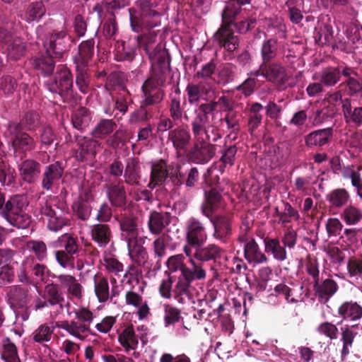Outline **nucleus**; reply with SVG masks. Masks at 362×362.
I'll return each mask as SVG.
<instances>
[{
	"mask_svg": "<svg viewBox=\"0 0 362 362\" xmlns=\"http://www.w3.org/2000/svg\"><path fill=\"white\" fill-rule=\"evenodd\" d=\"M333 136V129L328 127L317 129L305 136V143L308 147H322L329 143Z\"/></svg>",
	"mask_w": 362,
	"mask_h": 362,
	"instance_id": "23",
	"label": "nucleus"
},
{
	"mask_svg": "<svg viewBox=\"0 0 362 362\" xmlns=\"http://www.w3.org/2000/svg\"><path fill=\"white\" fill-rule=\"evenodd\" d=\"M114 110L117 111L122 115H124L127 111L129 106L132 102L131 94L129 92L122 87V93H119L113 98Z\"/></svg>",
	"mask_w": 362,
	"mask_h": 362,
	"instance_id": "47",
	"label": "nucleus"
},
{
	"mask_svg": "<svg viewBox=\"0 0 362 362\" xmlns=\"http://www.w3.org/2000/svg\"><path fill=\"white\" fill-rule=\"evenodd\" d=\"M168 139L178 152L187 148L191 141V134L187 129L178 126L169 132Z\"/></svg>",
	"mask_w": 362,
	"mask_h": 362,
	"instance_id": "24",
	"label": "nucleus"
},
{
	"mask_svg": "<svg viewBox=\"0 0 362 362\" xmlns=\"http://www.w3.org/2000/svg\"><path fill=\"white\" fill-rule=\"evenodd\" d=\"M140 14L136 15V12L132 8L129 9L130 15V22L132 30L135 32H139L143 26L149 28L158 25L157 20L151 21V18H157L160 16L159 12L156 10L158 6L157 0H139Z\"/></svg>",
	"mask_w": 362,
	"mask_h": 362,
	"instance_id": "6",
	"label": "nucleus"
},
{
	"mask_svg": "<svg viewBox=\"0 0 362 362\" xmlns=\"http://www.w3.org/2000/svg\"><path fill=\"white\" fill-rule=\"evenodd\" d=\"M28 204V197L25 194L13 195L6 202L1 216L11 226L25 229L31 223V217L25 211Z\"/></svg>",
	"mask_w": 362,
	"mask_h": 362,
	"instance_id": "4",
	"label": "nucleus"
},
{
	"mask_svg": "<svg viewBox=\"0 0 362 362\" xmlns=\"http://www.w3.org/2000/svg\"><path fill=\"white\" fill-rule=\"evenodd\" d=\"M129 0H111L109 2H103L101 5L96 4L94 6V11L98 13L99 17H101V12L103 8L106 9L111 15L114 14L113 11L122 8L129 5Z\"/></svg>",
	"mask_w": 362,
	"mask_h": 362,
	"instance_id": "57",
	"label": "nucleus"
},
{
	"mask_svg": "<svg viewBox=\"0 0 362 362\" xmlns=\"http://www.w3.org/2000/svg\"><path fill=\"white\" fill-rule=\"evenodd\" d=\"M90 234L92 240L100 247H105L112 238L110 226L103 223L93 225L90 228Z\"/></svg>",
	"mask_w": 362,
	"mask_h": 362,
	"instance_id": "25",
	"label": "nucleus"
},
{
	"mask_svg": "<svg viewBox=\"0 0 362 362\" xmlns=\"http://www.w3.org/2000/svg\"><path fill=\"white\" fill-rule=\"evenodd\" d=\"M33 66L45 76H49L52 74L55 63L49 54L41 55L35 57L33 60Z\"/></svg>",
	"mask_w": 362,
	"mask_h": 362,
	"instance_id": "40",
	"label": "nucleus"
},
{
	"mask_svg": "<svg viewBox=\"0 0 362 362\" xmlns=\"http://www.w3.org/2000/svg\"><path fill=\"white\" fill-rule=\"evenodd\" d=\"M338 314L344 319L358 320L362 317V307L356 302L346 301L339 306Z\"/></svg>",
	"mask_w": 362,
	"mask_h": 362,
	"instance_id": "35",
	"label": "nucleus"
},
{
	"mask_svg": "<svg viewBox=\"0 0 362 362\" xmlns=\"http://www.w3.org/2000/svg\"><path fill=\"white\" fill-rule=\"evenodd\" d=\"M129 257L139 266H145L148 259L146 249L137 240L127 243Z\"/></svg>",
	"mask_w": 362,
	"mask_h": 362,
	"instance_id": "31",
	"label": "nucleus"
},
{
	"mask_svg": "<svg viewBox=\"0 0 362 362\" xmlns=\"http://www.w3.org/2000/svg\"><path fill=\"white\" fill-rule=\"evenodd\" d=\"M245 243L244 254L245 259L250 263L263 264L268 261L267 257L260 250L255 239L250 238Z\"/></svg>",
	"mask_w": 362,
	"mask_h": 362,
	"instance_id": "29",
	"label": "nucleus"
},
{
	"mask_svg": "<svg viewBox=\"0 0 362 362\" xmlns=\"http://www.w3.org/2000/svg\"><path fill=\"white\" fill-rule=\"evenodd\" d=\"M341 111L346 124L355 127L362 125V107H354L349 98L341 100Z\"/></svg>",
	"mask_w": 362,
	"mask_h": 362,
	"instance_id": "16",
	"label": "nucleus"
},
{
	"mask_svg": "<svg viewBox=\"0 0 362 362\" xmlns=\"http://www.w3.org/2000/svg\"><path fill=\"white\" fill-rule=\"evenodd\" d=\"M54 332V327L46 324L41 325L33 333V340L37 343L50 341Z\"/></svg>",
	"mask_w": 362,
	"mask_h": 362,
	"instance_id": "62",
	"label": "nucleus"
},
{
	"mask_svg": "<svg viewBox=\"0 0 362 362\" xmlns=\"http://www.w3.org/2000/svg\"><path fill=\"white\" fill-rule=\"evenodd\" d=\"M73 42L72 37L65 32H56L52 34L48 39L49 47L47 49V53L52 52L55 57H62L65 52L69 50Z\"/></svg>",
	"mask_w": 362,
	"mask_h": 362,
	"instance_id": "14",
	"label": "nucleus"
},
{
	"mask_svg": "<svg viewBox=\"0 0 362 362\" xmlns=\"http://www.w3.org/2000/svg\"><path fill=\"white\" fill-rule=\"evenodd\" d=\"M185 235L187 244L184 245L183 251L185 248L192 251V246L204 244L208 237L204 223L194 217L189 218L186 223Z\"/></svg>",
	"mask_w": 362,
	"mask_h": 362,
	"instance_id": "12",
	"label": "nucleus"
},
{
	"mask_svg": "<svg viewBox=\"0 0 362 362\" xmlns=\"http://www.w3.org/2000/svg\"><path fill=\"white\" fill-rule=\"evenodd\" d=\"M76 320H63L57 322V327L66 331L70 335L81 341L85 339L84 334L90 332V325L94 319L93 313L85 307L74 311Z\"/></svg>",
	"mask_w": 362,
	"mask_h": 362,
	"instance_id": "5",
	"label": "nucleus"
},
{
	"mask_svg": "<svg viewBox=\"0 0 362 362\" xmlns=\"http://www.w3.org/2000/svg\"><path fill=\"white\" fill-rule=\"evenodd\" d=\"M266 79L273 83L284 84L287 81L285 68L279 63H266Z\"/></svg>",
	"mask_w": 362,
	"mask_h": 362,
	"instance_id": "34",
	"label": "nucleus"
},
{
	"mask_svg": "<svg viewBox=\"0 0 362 362\" xmlns=\"http://www.w3.org/2000/svg\"><path fill=\"white\" fill-rule=\"evenodd\" d=\"M347 272L349 277L358 278L362 276V256L352 257L347 262Z\"/></svg>",
	"mask_w": 362,
	"mask_h": 362,
	"instance_id": "64",
	"label": "nucleus"
},
{
	"mask_svg": "<svg viewBox=\"0 0 362 362\" xmlns=\"http://www.w3.org/2000/svg\"><path fill=\"white\" fill-rule=\"evenodd\" d=\"M138 43L151 62V73L141 86L140 103L152 108L160 104L165 98L163 88L165 86L170 71V56L163 45L157 43L155 35L138 37Z\"/></svg>",
	"mask_w": 362,
	"mask_h": 362,
	"instance_id": "1",
	"label": "nucleus"
},
{
	"mask_svg": "<svg viewBox=\"0 0 362 362\" xmlns=\"http://www.w3.org/2000/svg\"><path fill=\"white\" fill-rule=\"evenodd\" d=\"M117 127V124L109 119H101L91 131L95 139H103L110 135Z\"/></svg>",
	"mask_w": 362,
	"mask_h": 362,
	"instance_id": "37",
	"label": "nucleus"
},
{
	"mask_svg": "<svg viewBox=\"0 0 362 362\" xmlns=\"http://www.w3.org/2000/svg\"><path fill=\"white\" fill-rule=\"evenodd\" d=\"M118 340L127 353L137 348L139 341L132 325L126 327L119 334Z\"/></svg>",
	"mask_w": 362,
	"mask_h": 362,
	"instance_id": "33",
	"label": "nucleus"
},
{
	"mask_svg": "<svg viewBox=\"0 0 362 362\" xmlns=\"http://www.w3.org/2000/svg\"><path fill=\"white\" fill-rule=\"evenodd\" d=\"M204 244H198L192 246V257L201 262H206L211 260L216 261L220 259L224 250L215 244H209L206 246Z\"/></svg>",
	"mask_w": 362,
	"mask_h": 362,
	"instance_id": "15",
	"label": "nucleus"
},
{
	"mask_svg": "<svg viewBox=\"0 0 362 362\" xmlns=\"http://www.w3.org/2000/svg\"><path fill=\"white\" fill-rule=\"evenodd\" d=\"M61 241L64 243V250L72 257L76 255L78 257L82 252V248L79 245L77 238H74L68 233L64 234L61 237Z\"/></svg>",
	"mask_w": 362,
	"mask_h": 362,
	"instance_id": "53",
	"label": "nucleus"
},
{
	"mask_svg": "<svg viewBox=\"0 0 362 362\" xmlns=\"http://www.w3.org/2000/svg\"><path fill=\"white\" fill-rule=\"evenodd\" d=\"M26 45L20 37L13 39L8 45L7 53L12 60H18L25 55Z\"/></svg>",
	"mask_w": 362,
	"mask_h": 362,
	"instance_id": "46",
	"label": "nucleus"
},
{
	"mask_svg": "<svg viewBox=\"0 0 362 362\" xmlns=\"http://www.w3.org/2000/svg\"><path fill=\"white\" fill-rule=\"evenodd\" d=\"M119 222L122 235L127 243L138 239V228L136 218L132 215L122 214L120 217H115Z\"/></svg>",
	"mask_w": 362,
	"mask_h": 362,
	"instance_id": "22",
	"label": "nucleus"
},
{
	"mask_svg": "<svg viewBox=\"0 0 362 362\" xmlns=\"http://www.w3.org/2000/svg\"><path fill=\"white\" fill-rule=\"evenodd\" d=\"M341 218L348 226L357 225L362 221V209L350 204L343 209Z\"/></svg>",
	"mask_w": 362,
	"mask_h": 362,
	"instance_id": "42",
	"label": "nucleus"
},
{
	"mask_svg": "<svg viewBox=\"0 0 362 362\" xmlns=\"http://www.w3.org/2000/svg\"><path fill=\"white\" fill-rule=\"evenodd\" d=\"M126 132L122 129L117 130L105 141L106 144L113 149L122 148L126 144Z\"/></svg>",
	"mask_w": 362,
	"mask_h": 362,
	"instance_id": "61",
	"label": "nucleus"
},
{
	"mask_svg": "<svg viewBox=\"0 0 362 362\" xmlns=\"http://www.w3.org/2000/svg\"><path fill=\"white\" fill-rule=\"evenodd\" d=\"M215 37L218 45L225 49V59H233L235 57L234 52L239 47L240 40L230 25H222L216 33Z\"/></svg>",
	"mask_w": 362,
	"mask_h": 362,
	"instance_id": "11",
	"label": "nucleus"
},
{
	"mask_svg": "<svg viewBox=\"0 0 362 362\" xmlns=\"http://www.w3.org/2000/svg\"><path fill=\"white\" fill-rule=\"evenodd\" d=\"M184 261L185 257L182 255H176L170 257L166 262V265L170 273L180 271V274L179 276H183L187 267Z\"/></svg>",
	"mask_w": 362,
	"mask_h": 362,
	"instance_id": "56",
	"label": "nucleus"
},
{
	"mask_svg": "<svg viewBox=\"0 0 362 362\" xmlns=\"http://www.w3.org/2000/svg\"><path fill=\"white\" fill-rule=\"evenodd\" d=\"M35 212L37 215L45 216L47 228L52 231H59L63 227L70 225V220L57 206L52 207L47 200L42 199L36 205Z\"/></svg>",
	"mask_w": 362,
	"mask_h": 362,
	"instance_id": "8",
	"label": "nucleus"
},
{
	"mask_svg": "<svg viewBox=\"0 0 362 362\" xmlns=\"http://www.w3.org/2000/svg\"><path fill=\"white\" fill-rule=\"evenodd\" d=\"M183 252L189 258V266H187L183 276H177L173 288L175 298L182 304L185 303L186 298H190V288L192 281H202L206 277L205 264L192 257L193 255L190 249L185 248Z\"/></svg>",
	"mask_w": 362,
	"mask_h": 362,
	"instance_id": "3",
	"label": "nucleus"
},
{
	"mask_svg": "<svg viewBox=\"0 0 362 362\" xmlns=\"http://www.w3.org/2000/svg\"><path fill=\"white\" fill-rule=\"evenodd\" d=\"M278 41L276 39L270 38L265 40L261 48L262 62L267 63L273 60L277 55Z\"/></svg>",
	"mask_w": 362,
	"mask_h": 362,
	"instance_id": "49",
	"label": "nucleus"
},
{
	"mask_svg": "<svg viewBox=\"0 0 362 362\" xmlns=\"http://www.w3.org/2000/svg\"><path fill=\"white\" fill-rule=\"evenodd\" d=\"M170 216L167 213L152 211L148 221L150 233L154 235H161L165 228L170 224Z\"/></svg>",
	"mask_w": 362,
	"mask_h": 362,
	"instance_id": "26",
	"label": "nucleus"
},
{
	"mask_svg": "<svg viewBox=\"0 0 362 362\" xmlns=\"http://www.w3.org/2000/svg\"><path fill=\"white\" fill-rule=\"evenodd\" d=\"M264 243L265 252L272 254L275 259L283 262L286 259L285 246L281 245L278 238H266L264 240Z\"/></svg>",
	"mask_w": 362,
	"mask_h": 362,
	"instance_id": "36",
	"label": "nucleus"
},
{
	"mask_svg": "<svg viewBox=\"0 0 362 362\" xmlns=\"http://www.w3.org/2000/svg\"><path fill=\"white\" fill-rule=\"evenodd\" d=\"M46 12L45 7L42 1H36L30 4L27 8L25 18L27 21H34L40 20Z\"/></svg>",
	"mask_w": 362,
	"mask_h": 362,
	"instance_id": "55",
	"label": "nucleus"
},
{
	"mask_svg": "<svg viewBox=\"0 0 362 362\" xmlns=\"http://www.w3.org/2000/svg\"><path fill=\"white\" fill-rule=\"evenodd\" d=\"M6 135L13 150L15 156H25L28 152L35 148L36 141L33 136L23 130L14 121L7 124Z\"/></svg>",
	"mask_w": 362,
	"mask_h": 362,
	"instance_id": "7",
	"label": "nucleus"
},
{
	"mask_svg": "<svg viewBox=\"0 0 362 362\" xmlns=\"http://www.w3.org/2000/svg\"><path fill=\"white\" fill-rule=\"evenodd\" d=\"M95 293L100 303L107 301L110 298V287L107 279L103 276H94Z\"/></svg>",
	"mask_w": 362,
	"mask_h": 362,
	"instance_id": "44",
	"label": "nucleus"
},
{
	"mask_svg": "<svg viewBox=\"0 0 362 362\" xmlns=\"http://www.w3.org/2000/svg\"><path fill=\"white\" fill-rule=\"evenodd\" d=\"M64 174V168L59 161L45 167L40 177L41 187L47 192L52 191Z\"/></svg>",
	"mask_w": 362,
	"mask_h": 362,
	"instance_id": "13",
	"label": "nucleus"
},
{
	"mask_svg": "<svg viewBox=\"0 0 362 362\" xmlns=\"http://www.w3.org/2000/svg\"><path fill=\"white\" fill-rule=\"evenodd\" d=\"M339 81L338 67L328 66L323 69L320 73V81L326 86H334Z\"/></svg>",
	"mask_w": 362,
	"mask_h": 362,
	"instance_id": "50",
	"label": "nucleus"
},
{
	"mask_svg": "<svg viewBox=\"0 0 362 362\" xmlns=\"http://www.w3.org/2000/svg\"><path fill=\"white\" fill-rule=\"evenodd\" d=\"M92 119L91 113L86 107H81L76 110L71 115V122L74 128L83 130L86 128Z\"/></svg>",
	"mask_w": 362,
	"mask_h": 362,
	"instance_id": "38",
	"label": "nucleus"
},
{
	"mask_svg": "<svg viewBox=\"0 0 362 362\" xmlns=\"http://www.w3.org/2000/svg\"><path fill=\"white\" fill-rule=\"evenodd\" d=\"M284 211L279 214V223L284 226L291 221L292 219L298 220L299 218L298 212L294 209L288 202H283Z\"/></svg>",
	"mask_w": 362,
	"mask_h": 362,
	"instance_id": "63",
	"label": "nucleus"
},
{
	"mask_svg": "<svg viewBox=\"0 0 362 362\" xmlns=\"http://www.w3.org/2000/svg\"><path fill=\"white\" fill-rule=\"evenodd\" d=\"M214 232L213 237L223 243H226L232 235L231 219L225 215H218L211 219Z\"/></svg>",
	"mask_w": 362,
	"mask_h": 362,
	"instance_id": "17",
	"label": "nucleus"
},
{
	"mask_svg": "<svg viewBox=\"0 0 362 362\" xmlns=\"http://www.w3.org/2000/svg\"><path fill=\"white\" fill-rule=\"evenodd\" d=\"M48 90L62 98L72 96L73 78L71 71L65 66H58L53 78H49L45 83Z\"/></svg>",
	"mask_w": 362,
	"mask_h": 362,
	"instance_id": "9",
	"label": "nucleus"
},
{
	"mask_svg": "<svg viewBox=\"0 0 362 362\" xmlns=\"http://www.w3.org/2000/svg\"><path fill=\"white\" fill-rule=\"evenodd\" d=\"M3 347L1 358L4 361H21L16 345L8 338L4 340Z\"/></svg>",
	"mask_w": 362,
	"mask_h": 362,
	"instance_id": "58",
	"label": "nucleus"
},
{
	"mask_svg": "<svg viewBox=\"0 0 362 362\" xmlns=\"http://www.w3.org/2000/svg\"><path fill=\"white\" fill-rule=\"evenodd\" d=\"M19 124L21 130L35 131L40 124V117L36 112H28L24 115L20 122H14Z\"/></svg>",
	"mask_w": 362,
	"mask_h": 362,
	"instance_id": "45",
	"label": "nucleus"
},
{
	"mask_svg": "<svg viewBox=\"0 0 362 362\" xmlns=\"http://www.w3.org/2000/svg\"><path fill=\"white\" fill-rule=\"evenodd\" d=\"M102 33L106 39L116 40L118 34V26L114 14L103 23Z\"/></svg>",
	"mask_w": 362,
	"mask_h": 362,
	"instance_id": "59",
	"label": "nucleus"
},
{
	"mask_svg": "<svg viewBox=\"0 0 362 362\" xmlns=\"http://www.w3.org/2000/svg\"><path fill=\"white\" fill-rule=\"evenodd\" d=\"M6 302L16 311L27 309L32 300L30 288L21 285L8 287L6 294Z\"/></svg>",
	"mask_w": 362,
	"mask_h": 362,
	"instance_id": "10",
	"label": "nucleus"
},
{
	"mask_svg": "<svg viewBox=\"0 0 362 362\" xmlns=\"http://www.w3.org/2000/svg\"><path fill=\"white\" fill-rule=\"evenodd\" d=\"M215 104L199 105L194 110V117L185 112L184 119L190 123L194 144L187 153L188 160L196 164L207 163L216 153V146L211 144L221 138L218 128L209 124V115L213 112Z\"/></svg>",
	"mask_w": 362,
	"mask_h": 362,
	"instance_id": "2",
	"label": "nucleus"
},
{
	"mask_svg": "<svg viewBox=\"0 0 362 362\" xmlns=\"http://www.w3.org/2000/svg\"><path fill=\"white\" fill-rule=\"evenodd\" d=\"M168 176L166 163L160 160L155 163L151 167V182L149 186L154 187L155 186L163 183Z\"/></svg>",
	"mask_w": 362,
	"mask_h": 362,
	"instance_id": "41",
	"label": "nucleus"
},
{
	"mask_svg": "<svg viewBox=\"0 0 362 362\" xmlns=\"http://www.w3.org/2000/svg\"><path fill=\"white\" fill-rule=\"evenodd\" d=\"M153 117L152 108L143 105L140 103V106L133 111L129 117V123L134 124L141 122H148Z\"/></svg>",
	"mask_w": 362,
	"mask_h": 362,
	"instance_id": "48",
	"label": "nucleus"
},
{
	"mask_svg": "<svg viewBox=\"0 0 362 362\" xmlns=\"http://www.w3.org/2000/svg\"><path fill=\"white\" fill-rule=\"evenodd\" d=\"M240 11L241 7L235 0L227 2L222 13V25H230L231 27L233 24V21Z\"/></svg>",
	"mask_w": 362,
	"mask_h": 362,
	"instance_id": "51",
	"label": "nucleus"
},
{
	"mask_svg": "<svg viewBox=\"0 0 362 362\" xmlns=\"http://www.w3.org/2000/svg\"><path fill=\"white\" fill-rule=\"evenodd\" d=\"M95 41L93 39L83 41L78 46V52L74 57L76 66L88 68L94 54Z\"/></svg>",
	"mask_w": 362,
	"mask_h": 362,
	"instance_id": "19",
	"label": "nucleus"
},
{
	"mask_svg": "<svg viewBox=\"0 0 362 362\" xmlns=\"http://www.w3.org/2000/svg\"><path fill=\"white\" fill-rule=\"evenodd\" d=\"M107 195L112 206L125 208L127 205V194L122 180L107 186Z\"/></svg>",
	"mask_w": 362,
	"mask_h": 362,
	"instance_id": "20",
	"label": "nucleus"
},
{
	"mask_svg": "<svg viewBox=\"0 0 362 362\" xmlns=\"http://www.w3.org/2000/svg\"><path fill=\"white\" fill-rule=\"evenodd\" d=\"M170 240L168 234H163L158 236L153 242V258L158 267H160L162 259L167 255V249Z\"/></svg>",
	"mask_w": 362,
	"mask_h": 362,
	"instance_id": "32",
	"label": "nucleus"
},
{
	"mask_svg": "<svg viewBox=\"0 0 362 362\" xmlns=\"http://www.w3.org/2000/svg\"><path fill=\"white\" fill-rule=\"evenodd\" d=\"M25 247L29 252L35 255L36 260L42 262L47 257V247L42 240H28L25 244Z\"/></svg>",
	"mask_w": 362,
	"mask_h": 362,
	"instance_id": "52",
	"label": "nucleus"
},
{
	"mask_svg": "<svg viewBox=\"0 0 362 362\" xmlns=\"http://www.w3.org/2000/svg\"><path fill=\"white\" fill-rule=\"evenodd\" d=\"M182 319L181 310L177 308L170 305H164V325L165 327L174 325Z\"/></svg>",
	"mask_w": 362,
	"mask_h": 362,
	"instance_id": "54",
	"label": "nucleus"
},
{
	"mask_svg": "<svg viewBox=\"0 0 362 362\" xmlns=\"http://www.w3.org/2000/svg\"><path fill=\"white\" fill-rule=\"evenodd\" d=\"M28 264H27V268L30 270L31 275L38 279H43L47 271V267L39 263L33 256H28Z\"/></svg>",
	"mask_w": 362,
	"mask_h": 362,
	"instance_id": "60",
	"label": "nucleus"
},
{
	"mask_svg": "<svg viewBox=\"0 0 362 362\" xmlns=\"http://www.w3.org/2000/svg\"><path fill=\"white\" fill-rule=\"evenodd\" d=\"M124 177L125 182L129 185H138L139 184L141 168L137 158L130 157L127 159Z\"/></svg>",
	"mask_w": 362,
	"mask_h": 362,
	"instance_id": "28",
	"label": "nucleus"
},
{
	"mask_svg": "<svg viewBox=\"0 0 362 362\" xmlns=\"http://www.w3.org/2000/svg\"><path fill=\"white\" fill-rule=\"evenodd\" d=\"M338 288L337 282L332 279H326L321 282L319 280L313 284L315 294L321 303H327Z\"/></svg>",
	"mask_w": 362,
	"mask_h": 362,
	"instance_id": "18",
	"label": "nucleus"
},
{
	"mask_svg": "<svg viewBox=\"0 0 362 362\" xmlns=\"http://www.w3.org/2000/svg\"><path fill=\"white\" fill-rule=\"evenodd\" d=\"M62 288L66 289L67 293L76 299L83 296V286L78 280L69 274H60L56 277Z\"/></svg>",
	"mask_w": 362,
	"mask_h": 362,
	"instance_id": "27",
	"label": "nucleus"
},
{
	"mask_svg": "<svg viewBox=\"0 0 362 362\" xmlns=\"http://www.w3.org/2000/svg\"><path fill=\"white\" fill-rule=\"evenodd\" d=\"M76 142L81 150V155L95 156L97 149L100 147V143L96 139H88L82 136H76Z\"/></svg>",
	"mask_w": 362,
	"mask_h": 362,
	"instance_id": "43",
	"label": "nucleus"
},
{
	"mask_svg": "<svg viewBox=\"0 0 362 362\" xmlns=\"http://www.w3.org/2000/svg\"><path fill=\"white\" fill-rule=\"evenodd\" d=\"M350 199L349 192L344 188L332 189L326 195V199L329 202V206L337 209L346 206Z\"/></svg>",
	"mask_w": 362,
	"mask_h": 362,
	"instance_id": "30",
	"label": "nucleus"
},
{
	"mask_svg": "<svg viewBox=\"0 0 362 362\" xmlns=\"http://www.w3.org/2000/svg\"><path fill=\"white\" fill-rule=\"evenodd\" d=\"M44 296L49 306L59 305L61 308H63L62 303L64 302V298L57 284L52 283L46 285Z\"/></svg>",
	"mask_w": 362,
	"mask_h": 362,
	"instance_id": "39",
	"label": "nucleus"
},
{
	"mask_svg": "<svg viewBox=\"0 0 362 362\" xmlns=\"http://www.w3.org/2000/svg\"><path fill=\"white\" fill-rule=\"evenodd\" d=\"M20 175L22 180L29 184L36 182L41 173V165L33 159H26L19 167Z\"/></svg>",
	"mask_w": 362,
	"mask_h": 362,
	"instance_id": "21",
	"label": "nucleus"
}]
</instances>
